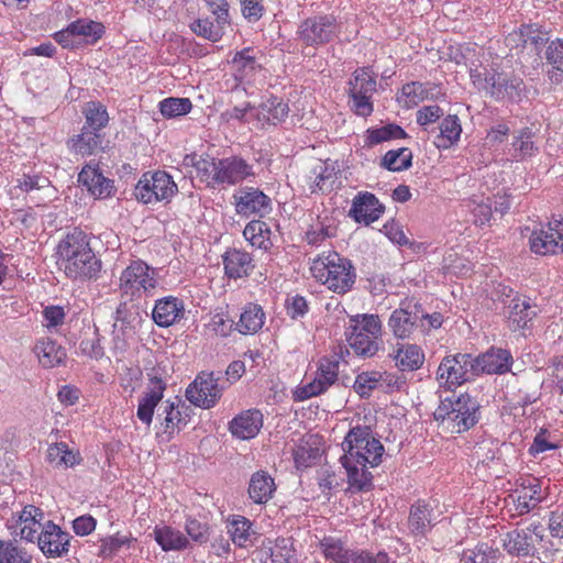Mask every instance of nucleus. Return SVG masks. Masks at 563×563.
I'll return each instance as SVG.
<instances>
[{
    "instance_id": "nucleus-1",
    "label": "nucleus",
    "mask_w": 563,
    "mask_h": 563,
    "mask_svg": "<svg viewBox=\"0 0 563 563\" xmlns=\"http://www.w3.org/2000/svg\"><path fill=\"white\" fill-rule=\"evenodd\" d=\"M341 448L343 454L339 461L345 470L349 490H369L373 475L368 468L382 463L384 445L374 437L368 426H355L344 437Z\"/></svg>"
},
{
    "instance_id": "nucleus-2",
    "label": "nucleus",
    "mask_w": 563,
    "mask_h": 563,
    "mask_svg": "<svg viewBox=\"0 0 563 563\" xmlns=\"http://www.w3.org/2000/svg\"><path fill=\"white\" fill-rule=\"evenodd\" d=\"M57 264L68 278L74 280L97 279L102 262L90 246L89 235L75 228L56 246Z\"/></svg>"
},
{
    "instance_id": "nucleus-3",
    "label": "nucleus",
    "mask_w": 563,
    "mask_h": 563,
    "mask_svg": "<svg viewBox=\"0 0 563 563\" xmlns=\"http://www.w3.org/2000/svg\"><path fill=\"white\" fill-rule=\"evenodd\" d=\"M309 272L316 283L338 295L351 291L356 280L352 262L336 251H324L311 258Z\"/></svg>"
},
{
    "instance_id": "nucleus-4",
    "label": "nucleus",
    "mask_w": 563,
    "mask_h": 563,
    "mask_svg": "<svg viewBox=\"0 0 563 563\" xmlns=\"http://www.w3.org/2000/svg\"><path fill=\"white\" fill-rule=\"evenodd\" d=\"M478 405L470 395L445 398L434 411V419L441 421L448 430L461 433L478 421Z\"/></svg>"
},
{
    "instance_id": "nucleus-5",
    "label": "nucleus",
    "mask_w": 563,
    "mask_h": 563,
    "mask_svg": "<svg viewBox=\"0 0 563 563\" xmlns=\"http://www.w3.org/2000/svg\"><path fill=\"white\" fill-rule=\"evenodd\" d=\"M470 76L478 90L486 91L496 100H515L520 97L522 80L518 77L500 73L497 66L489 69L484 66L472 68Z\"/></svg>"
},
{
    "instance_id": "nucleus-6",
    "label": "nucleus",
    "mask_w": 563,
    "mask_h": 563,
    "mask_svg": "<svg viewBox=\"0 0 563 563\" xmlns=\"http://www.w3.org/2000/svg\"><path fill=\"white\" fill-rule=\"evenodd\" d=\"M157 284L156 271L141 260L132 261L119 278L122 298L131 301L152 296Z\"/></svg>"
},
{
    "instance_id": "nucleus-7",
    "label": "nucleus",
    "mask_w": 563,
    "mask_h": 563,
    "mask_svg": "<svg viewBox=\"0 0 563 563\" xmlns=\"http://www.w3.org/2000/svg\"><path fill=\"white\" fill-rule=\"evenodd\" d=\"M382 322L376 314H362L350 318L346 338L351 347L360 355H373L377 351V339Z\"/></svg>"
},
{
    "instance_id": "nucleus-8",
    "label": "nucleus",
    "mask_w": 563,
    "mask_h": 563,
    "mask_svg": "<svg viewBox=\"0 0 563 563\" xmlns=\"http://www.w3.org/2000/svg\"><path fill=\"white\" fill-rule=\"evenodd\" d=\"M178 191L173 177L165 170L146 172L137 181L134 196L145 205L169 201Z\"/></svg>"
},
{
    "instance_id": "nucleus-9",
    "label": "nucleus",
    "mask_w": 563,
    "mask_h": 563,
    "mask_svg": "<svg viewBox=\"0 0 563 563\" xmlns=\"http://www.w3.org/2000/svg\"><path fill=\"white\" fill-rule=\"evenodd\" d=\"M472 374H475L474 357L459 353L442 360L437 371V379L441 387L453 389L467 382Z\"/></svg>"
},
{
    "instance_id": "nucleus-10",
    "label": "nucleus",
    "mask_w": 563,
    "mask_h": 563,
    "mask_svg": "<svg viewBox=\"0 0 563 563\" xmlns=\"http://www.w3.org/2000/svg\"><path fill=\"white\" fill-rule=\"evenodd\" d=\"M219 376L213 372H201L186 389L187 400L202 409L213 408L222 396Z\"/></svg>"
},
{
    "instance_id": "nucleus-11",
    "label": "nucleus",
    "mask_w": 563,
    "mask_h": 563,
    "mask_svg": "<svg viewBox=\"0 0 563 563\" xmlns=\"http://www.w3.org/2000/svg\"><path fill=\"white\" fill-rule=\"evenodd\" d=\"M338 375L339 362L329 357L321 358L314 378L309 383L299 385L295 389V400L303 401L323 394L336 382Z\"/></svg>"
},
{
    "instance_id": "nucleus-12",
    "label": "nucleus",
    "mask_w": 563,
    "mask_h": 563,
    "mask_svg": "<svg viewBox=\"0 0 563 563\" xmlns=\"http://www.w3.org/2000/svg\"><path fill=\"white\" fill-rule=\"evenodd\" d=\"M339 34V25L332 15H318L301 22L299 40L306 45L318 46L331 42Z\"/></svg>"
},
{
    "instance_id": "nucleus-13",
    "label": "nucleus",
    "mask_w": 563,
    "mask_h": 563,
    "mask_svg": "<svg viewBox=\"0 0 563 563\" xmlns=\"http://www.w3.org/2000/svg\"><path fill=\"white\" fill-rule=\"evenodd\" d=\"M35 541L45 556L60 558L69 551L70 536L48 520L42 527Z\"/></svg>"
},
{
    "instance_id": "nucleus-14",
    "label": "nucleus",
    "mask_w": 563,
    "mask_h": 563,
    "mask_svg": "<svg viewBox=\"0 0 563 563\" xmlns=\"http://www.w3.org/2000/svg\"><path fill=\"white\" fill-rule=\"evenodd\" d=\"M384 211V205L374 194L361 191L353 198L349 216L355 222L368 225L377 221Z\"/></svg>"
},
{
    "instance_id": "nucleus-15",
    "label": "nucleus",
    "mask_w": 563,
    "mask_h": 563,
    "mask_svg": "<svg viewBox=\"0 0 563 563\" xmlns=\"http://www.w3.org/2000/svg\"><path fill=\"white\" fill-rule=\"evenodd\" d=\"M388 355L401 372L418 371L424 363L423 350L419 345L409 342L393 344Z\"/></svg>"
},
{
    "instance_id": "nucleus-16",
    "label": "nucleus",
    "mask_w": 563,
    "mask_h": 563,
    "mask_svg": "<svg viewBox=\"0 0 563 563\" xmlns=\"http://www.w3.org/2000/svg\"><path fill=\"white\" fill-rule=\"evenodd\" d=\"M79 183L97 199H107L114 195L113 180L104 177L99 167L86 165L78 175Z\"/></svg>"
},
{
    "instance_id": "nucleus-17",
    "label": "nucleus",
    "mask_w": 563,
    "mask_h": 563,
    "mask_svg": "<svg viewBox=\"0 0 563 563\" xmlns=\"http://www.w3.org/2000/svg\"><path fill=\"white\" fill-rule=\"evenodd\" d=\"M437 525L445 528L449 526V522L445 518L437 521L434 510L429 505L419 503L411 507L408 526L413 536L424 538L431 528Z\"/></svg>"
},
{
    "instance_id": "nucleus-18",
    "label": "nucleus",
    "mask_w": 563,
    "mask_h": 563,
    "mask_svg": "<svg viewBox=\"0 0 563 563\" xmlns=\"http://www.w3.org/2000/svg\"><path fill=\"white\" fill-rule=\"evenodd\" d=\"M511 354L507 350L490 349L474 358L475 374H503L510 369Z\"/></svg>"
},
{
    "instance_id": "nucleus-19",
    "label": "nucleus",
    "mask_w": 563,
    "mask_h": 563,
    "mask_svg": "<svg viewBox=\"0 0 563 563\" xmlns=\"http://www.w3.org/2000/svg\"><path fill=\"white\" fill-rule=\"evenodd\" d=\"M438 93L439 89L433 84L411 81L402 86L397 101L401 107L412 109L424 100L437 98Z\"/></svg>"
},
{
    "instance_id": "nucleus-20",
    "label": "nucleus",
    "mask_w": 563,
    "mask_h": 563,
    "mask_svg": "<svg viewBox=\"0 0 563 563\" xmlns=\"http://www.w3.org/2000/svg\"><path fill=\"white\" fill-rule=\"evenodd\" d=\"M185 306L176 297L168 296L158 299L152 311V318L158 327L167 328L184 317Z\"/></svg>"
},
{
    "instance_id": "nucleus-21",
    "label": "nucleus",
    "mask_w": 563,
    "mask_h": 563,
    "mask_svg": "<svg viewBox=\"0 0 563 563\" xmlns=\"http://www.w3.org/2000/svg\"><path fill=\"white\" fill-rule=\"evenodd\" d=\"M517 509L520 514L529 512L542 500V489L538 478L523 477L515 489Z\"/></svg>"
},
{
    "instance_id": "nucleus-22",
    "label": "nucleus",
    "mask_w": 563,
    "mask_h": 563,
    "mask_svg": "<svg viewBox=\"0 0 563 563\" xmlns=\"http://www.w3.org/2000/svg\"><path fill=\"white\" fill-rule=\"evenodd\" d=\"M165 388L166 385L161 378L150 379L148 390L140 399L136 413L137 418L146 426L152 423L154 409L161 402Z\"/></svg>"
},
{
    "instance_id": "nucleus-23",
    "label": "nucleus",
    "mask_w": 563,
    "mask_h": 563,
    "mask_svg": "<svg viewBox=\"0 0 563 563\" xmlns=\"http://www.w3.org/2000/svg\"><path fill=\"white\" fill-rule=\"evenodd\" d=\"M43 519L44 512L42 509L33 505L25 506L21 510L18 519V523L21 527V538L30 542H35V538H37L44 526L42 522Z\"/></svg>"
},
{
    "instance_id": "nucleus-24",
    "label": "nucleus",
    "mask_w": 563,
    "mask_h": 563,
    "mask_svg": "<svg viewBox=\"0 0 563 563\" xmlns=\"http://www.w3.org/2000/svg\"><path fill=\"white\" fill-rule=\"evenodd\" d=\"M418 316L405 308L394 310L388 319V328L397 339H409L416 329Z\"/></svg>"
},
{
    "instance_id": "nucleus-25",
    "label": "nucleus",
    "mask_w": 563,
    "mask_h": 563,
    "mask_svg": "<svg viewBox=\"0 0 563 563\" xmlns=\"http://www.w3.org/2000/svg\"><path fill=\"white\" fill-rule=\"evenodd\" d=\"M276 490L274 478L265 471L256 472L249 481V497L256 504L267 503Z\"/></svg>"
},
{
    "instance_id": "nucleus-26",
    "label": "nucleus",
    "mask_w": 563,
    "mask_h": 563,
    "mask_svg": "<svg viewBox=\"0 0 563 563\" xmlns=\"http://www.w3.org/2000/svg\"><path fill=\"white\" fill-rule=\"evenodd\" d=\"M153 534L155 541L166 552L185 550L189 545L187 537L170 526H156Z\"/></svg>"
},
{
    "instance_id": "nucleus-27",
    "label": "nucleus",
    "mask_w": 563,
    "mask_h": 563,
    "mask_svg": "<svg viewBox=\"0 0 563 563\" xmlns=\"http://www.w3.org/2000/svg\"><path fill=\"white\" fill-rule=\"evenodd\" d=\"M34 352L40 363L47 368L62 364L66 358V350L48 338L38 340Z\"/></svg>"
},
{
    "instance_id": "nucleus-28",
    "label": "nucleus",
    "mask_w": 563,
    "mask_h": 563,
    "mask_svg": "<svg viewBox=\"0 0 563 563\" xmlns=\"http://www.w3.org/2000/svg\"><path fill=\"white\" fill-rule=\"evenodd\" d=\"M104 134L82 126L81 132L70 140L71 150L82 156L93 154L102 143Z\"/></svg>"
},
{
    "instance_id": "nucleus-29",
    "label": "nucleus",
    "mask_w": 563,
    "mask_h": 563,
    "mask_svg": "<svg viewBox=\"0 0 563 563\" xmlns=\"http://www.w3.org/2000/svg\"><path fill=\"white\" fill-rule=\"evenodd\" d=\"M288 111L289 108L287 103L283 102L276 97H271L265 102L260 104L254 115H256L257 120L262 124H276L282 122L287 117Z\"/></svg>"
},
{
    "instance_id": "nucleus-30",
    "label": "nucleus",
    "mask_w": 563,
    "mask_h": 563,
    "mask_svg": "<svg viewBox=\"0 0 563 563\" xmlns=\"http://www.w3.org/2000/svg\"><path fill=\"white\" fill-rule=\"evenodd\" d=\"M47 461L55 467H74L81 463L78 451L70 450L64 442L51 444L46 454Z\"/></svg>"
},
{
    "instance_id": "nucleus-31",
    "label": "nucleus",
    "mask_w": 563,
    "mask_h": 563,
    "mask_svg": "<svg viewBox=\"0 0 563 563\" xmlns=\"http://www.w3.org/2000/svg\"><path fill=\"white\" fill-rule=\"evenodd\" d=\"M530 249L533 253L539 255L559 254L560 245L554 240L553 233L550 231L548 224L542 225L530 235Z\"/></svg>"
},
{
    "instance_id": "nucleus-32",
    "label": "nucleus",
    "mask_w": 563,
    "mask_h": 563,
    "mask_svg": "<svg viewBox=\"0 0 563 563\" xmlns=\"http://www.w3.org/2000/svg\"><path fill=\"white\" fill-rule=\"evenodd\" d=\"M440 133L434 144L438 148L446 150L456 144L461 137L462 126L456 115L445 117L440 124Z\"/></svg>"
},
{
    "instance_id": "nucleus-33",
    "label": "nucleus",
    "mask_w": 563,
    "mask_h": 563,
    "mask_svg": "<svg viewBox=\"0 0 563 563\" xmlns=\"http://www.w3.org/2000/svg\"><path fill=\"white\" fill-rule=\"evenodd\" d=\"M508 308V323L514 331L527 328L536 316V311L531 310L530 303L525 299L514 298Z\"/></svg>"
},
{
    "instance_id": "nucleus-34",
    "label": "nucleus",
    "mask_w": 563,
    "mask_h": 563,
    "mask_svg": "<svg viewBox=\"0 0 563 563\" xmlns=\"http://www.w3.org/2000/svg\"><path fill=\"white\" fill-rule=\"evenodd\" d=\"M245 316L246 310L240 313V320L239 322H235L234 319L230 316L229 311H220L212 316L210 325L212 330L221 336H228L234 330L241 334H246V325L244 324Z\"/></svg>"
},
{
    "instance_id": "nucleus-35",
    "label": "nucleus",
    "mask_w": 563,
    "mask_h": 563,
    "mask_svg": "<svg viewBox=\"0 0 563 563\" xmlns=\"http://www.w3.org/2000/svg\"><path fill=\"white\" fill-rule=\"evenodd\" d=\"M180 400H177V404L166 401L158 409V417L163 418L162 424L164 426L165 432L168 434L179 431L183 426L187 424L186 418L180 410ZM185 407L186 406L181 404V408Z\"/></svg>"
},
{
    "instance_id": "nucleus-36",
    "label": "nucleus",
    "mask_w": 563,
    "mask_h": 563,
    "mask_svg": "<svg viewBox=\"0 0 563 563\" xmlns=\"http://www.w3.org/2000/svg\"><path fill=\"white\" fill-rule=\"evenodd\" d=\"M82 114L85 118L84 126L99 132H102L110 120L107 107L100 101L87 102L82 108Z\"/></svg>"
},
{
    "instance_id": "nucleus-37",
    "label": "nucleus",
    "mask_w": 563,
    "mask_h": 563,
    "mask_svg": "<svg viewBox=\"0 0 563 563\" xmlns=\"http://www.w3.org/2000/svg\"><path fill=\"white\" fill-rule=\"evenodd\" d=\"M224 18L220 15V20L210 21L208 18H200L190 24V30L198 36L218 42L224 33Z\"/></svg>"
},
{
    "instance_id": "nucleus-38",
    "label": "nucleus",
    "mask_w": 563,
    "mask_h": 563,
    "mask_svg": "<svg viewBox=\"0 0 563 563\" xmlns=\"http://www.w3.org/2000/svg\"><path fill=\"white\" fill-rule=\"evenodd\" d=\"M505 550L512 555L526 556L530 553L533 544L532 539L526 530H514L503 539Z\"/></svg>"
},
{
    "instance_id": "nucleus-39",
    "label": "nucleus",
    "mask_w": 563,
    "mask_h": 563,
    "mask_svg": "<svg viewBox=\"0 0 563 563\" xmlns=\"http://www.w3.org/2000/svg\"><path fill=\"white\" fill-rule=\"evenodd\" d=\"M73 30L78 37H81V46L95 44L104 33V26L100 22L79 19L73 22Z\"/></svg>"
},
{
    "instance_id": "nucleus-40",
    "label": "nucleus",
    "mask_w": 563,
    "mask_h": 563,
    "mask_svg": "<svg viewBox=\"0 0 563 563\" xmlns=\"http://www.w3.org/2000/svg\"><path fill=\"white\" fill-rule=\"evenodd\" d=\"M375 91L376 79L374 73L367 67L356 69L349 82V93L373 96Z\"/></svg>"
},
{
    "instance_id": "nucleus-41",
    "label": "nucleus",
    "mask_w": 563,
    "mask_h": 563,
    "mask_svg": "<svg viewBox=\"0 0 563 563\" xmlns=\"http://www.w3.org/2000/svg\"><path fill=\"white\" fill-rule=\"evenodd\" d=\"M412 163V152L408 147L388 151L382 158L380 166L390 172L408 169Z\"/></svg>"
},
{
    "instance_id": "nucleus-42",
    "label": "nucleus",
    "mask_w": 563,
    "mask_h": 563,
    "mask_svg": "<svg viewBox=\"0 0 563 563\" xmlns=\"http://www.w3.org/2000/svg\"><path fill=\"white\" fill-rule=\"evenodd\" d=\"M219 183L235 184L246 175V164L243 159H219Z\"/></svg>"
},
{
    "instance_id": "nucleus-43",
    "label": "nucleus",
    "mask_w": 563,
    "mask_h": 563,
    "mask_svg": "<svg viewBox=\"0 0 563 563\" xmlns=\"http://www.w3.org/2000/svg\"><path fill=\"white\" fill-rule=\"evenodd\" d=\"M533 133L530 129L526 128L520 130L512 140V157L516 159H525L526 157H530L534 155L538 151V147L533 142Z\"/></svg>"
},
{
    "instance_id": "nucleus-44",
    "label": "nucleus",
    "mask_w": 563,
    "mask_h": 563,
    "mask_svg": "<svg viewBox=\"0 0 563 563\" xmlns=\"http://www.w3.org/2000/svg\"><path fill=\"white\" fill-rule=\"evenodd\" d=\"M249 243L261 251L271 249V230L265 222L255 219L249 221Z\"/></svg>"
},
{
    "instance_id": "nucleus-45",
    "label": "nucleus",
    "mask_w": 563,
    "mask_h": 563,
    "mask_svg": "<svg viewBox=\"0 0 563 563\" xmlns=\"http://www.w3.org/2000/svg\"><path fill=\"white\" fill-rule=\"evenodd\" d=\"M320 548L324 556L334 563H352L356 552H349L343 549L342 543L332 538L325 537L320 541Z\"/></svg>"
},
{
    "instance_id": "nucleus-46",
    "label": "nucleus",
    "mask_w": 563,
    "mask_h": 563,
    "mask_svg": "<svg viewBox=\"0 0 563 563\" xmlns=\"http://www.w3.org/2000/svg\"><path fill=\"white\" fill-rule=\"evenodd\" d=\"M465 207L473 214V221L476 225H484L489 222L492 217L489 198L473 196L465 201Z\"/></svg>"
},
{
    "instance_id": "nucleus-47",
    "label": "nucleus",
    "mask_w": 563,
    "mask_h": 563,
    "mask_svg": "<svg viewBox=\"0 0 563 563\" xmlns=\"http://www.w3.org/2000/svg\"><path fill=\"white\" fill-rule=\"evenodd\" d=\"M383 372H362L356 376L353 388L361 397H367L374 389L383 385Z\"/></svg>"
},
{
    "instance_id": "nucleus-48",
    "label": "nucleus",
    "mask_w": 563,
    "mask_h": 563,
    "mask_svg": "<svg viewBox=\"0 0 563 563\" xmlns=\"http://www.w3.org/2000/svg\"><path fill=\"white\" fill-rule=\"evenodd\" d=\"M406 136L405 131L396 124H387L376 129L366 131V143L368 145H377L390 140L402 139Z\"/></svg>"
},
{
    "instance_id": "nucleus-49",
    "label": "nucleus",
    "mask_w": 563,
    "mask_h": 563,
    "mask_svg": "<svg viewBox=\"0 0 563 563\" xmlns=\"http://www.w3.org/2000/svg\"><path fill=\"white\" fill-rule=\"evenodd\" d=\"M317 441L310 437L301 441L294 450V461L298 468L308 467L320 455V450L316 446Z\"/></svg>"
},
{
    "instance_id": "nucleus-50",
    "label": "nucleus",
    "mask_w": 563,
    "mask_h": 563,
    "mask_svg": "<svg viewBox=\"0 0 563 563\" xmlns=\"http://www.w3.org/2000/svg\"><path fill=\"white\" fill-rule=\"evenodd\" d=\"M223 264L229 278L238 279L246 274V257L240 251H228L223 256Z\"/></svg>"
},
{
    "instance_id": "nucleus-51",
    "label": "nucleus",
    "mask_w": 563,
    "mask_h": 563,
    "mask_svg": "<svg viewBox=\"0 0 563 563\" xmlns=\"http://www.w3.org/2000/svg\"><path fill=\"white\" fill-rule=\"evenodd\" d=\"M0 563H32V555L13 542H0Z\"/></svg>"
},
{
    "instance_id": "nucleus-52",
    "label": "nucleus",
    "mask_w": 563,
    "mask_h": 563,
    "mask_svg": "<svg viewBox=\"0 0 563 563\" xmlns=\"http://www.w3.org/2000/svg\"><path fill=\"white\" fill-rule=\"evenodd\" d=\"M498 551L488 544H478L474 550L464 551L461 563H496Z\"/></svg>"
},
{
    "instance_id": "nucleus-53",
    "label": "nucleus",
    "mask_w": 563,
    "mask_h": 563,
    "mask_svg": "<svg viewBox=\"0 0 563 563\" xmlns=\"http://www.w3.org/2000/svg\"><path fill=\"white\" fill-rule=\"evenodd\" d=\"M192 108L191 101L188 98H166L159 103V110L165 118H175L185 115L190 112Z\"/></svg>"
},
{
    "instance_id": "nucleus-54",
    "label": "nucleus",
    "mask_w": 563,
    "mask_h": 563,
    "mask_svg": "<svg viewBox=\"0 0 563 563\" xmlns=\"http://www.w3.org/2000/svg\"><path fill=\"white\" fill-rule=\"evenodd\" d=\"M252 554L255 555L253 560H260L262 563H290L288 555L280 548H273L271 541L266 544L265 540H263L261 549Z\"/></svg>"
},
{
    "instance_id": "nucleus-55",
    "label": "nucleus",
    "mask_w": 563,
    "mask_h": 563,
    "mask_svg": "<svg viewBox=\"0 0 563 563\" xmlns=\"http://www.w3.org/2000/svg\"><path fill=\"white\" fill-rule=\"evenodd\" d=\"M272 210L271 199L258 189L249 188V216L254 213L262 218Z\"/></svg>"
},
{
    "instance_id": "nucleus-56",
    "label": "nucleus",
    "mask_w": 563,
    "mask_h": 563,
    "mask_svg": "<svg viewBox=\"0 0 563 563\" xmlns=\"http://www.w3.org/2000/svg\"><path fill=\"white\" fill-rule=\"evenodd\" d=\"M197 175L201 179V181L207 183L208 185L219 183V161L214 158L200 156V161L198 163Z\"/></svg>"
},
{
    "instance_id": "nucleus-57",
    "label": "nucleus",
    "mask_w": 563,
    "mask_h": 563,
    "mask_svg": "<svg viewBox=\"0 0 563 563\" xmlns=\"http://www.w3.org/2000/svg\"><path fill=\"white\" fill-rule=\"evenodd\" d=\"M131 541V538L121 537L119 534L104 538L101 540L99 554L103 558H111L115 555L123 545H129Z\"/></svg>"
},
{
    "instance_id": "nucleus-58",
    "label": "nucleus",
    "mask_w": 563,
    "mask_h": 563,
    "mask_svg": "<svg viewBox=\"0 0 563 563\" xmlns=\"http://www.w3.org/2000/svg\"><path fill=\"white\" fill-rule=\"evenodd\" d=\"M185 530L195 542L207 543L209 540L210 532L208 525L196 518H188L186 520Z\"/></svg>"
},
{
    "instance_id": "nucleus-59",
    "label": "nucleus",
    "mask_w": 563,
    "mask_h": 563,
    "mask_svg": "<svg viewBox=\"0 0 563 563\" xmlns=\"http://www.w3.org/2000/svg\"><path fill=\"white\" fill-rule=\"evenodd\" d=\"M314 179L310 185L312 192L325 191L331 188L333 175L327 167L320 165L313 169Z\"/></svg>"
},
{
    "instance_id": "nucleus-60",
    "label": "nucleus",
    "mask_w": 563,
    "mask_h": 563,
    "mask_svg": "<svg viewBox=\"0 0 563 563\" xmlns=\"http://www.w3.org/2000/svg\"><path fill=\"white\" fill-rule=\"evenodd\" d=\"M351 99V108L355 114L368 117L373 112L372 96L363 93H349Z\"/></svg>"
},
{
    "instance_id": "nucleus-61",
    "label": "nucleus",
    "mask_w": 563,
    "mask_h": 563,
    "mask_svg": "<svg viewBox=\"0 0 563 563\" xmlns=\"http://www.w3.org/2000/svg\"><path fill=\"white\" fill-rule=\"evenodd\" d=\"M308 301L303 296L295 295L286 300L287 314L291 319H298L303 317L308 312Z\"/></svg>"
},
{
    "instance_id": "nucleus-62",
    "label": "nucleus",
    "mask_w": 563,
    "mask_h": 563,
    "mask_svg": "<svg viewBox=\"0 0 563 563\" xmlns=\"http://www.w3.org/2000/svg\"><path fill=\"white\" fill-rule=\"evenodd\" d=\"M545 56L555 69L563 71V38L552 41L547 47Z\"/></svg>"
},
{
    "instance_id": "nucleus-63",
    "label": "nucleus",
    "mask_w": 563,
    "mask_h": 563,
    "mask_svg": "<svg viewBox=\"0 0 563 563\" xmlns=\"http://www.w3.org/2000/svg\"><path fill=\"white\" fill-rule=\"evenodd\" d=\"M228 532L231 534L233 543L240 548L246 545V520L244 517L233 519L228 526Z\"/></svg>"
},
{
    "instance_id": "nucleus-64",
    "label": "nucleus",
    "mask_w": 563,
    "mask_h": 563,
    "mask_svg": "<svg viewBox=\"0 0 563 563\" xmlns=\"http://www.w3.org/2000/svg\"><path fill=\"white\" fill-rule=\"evenodd\" d=\"M443 113V110L439 106H424L417 112V122L421 126H427L438 121Z\"/></svg>"
}]
</instances>
